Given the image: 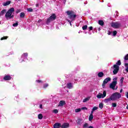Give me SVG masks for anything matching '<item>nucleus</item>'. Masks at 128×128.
Listing matches in <instances>:
<instances>
[{
    "label": "nucleus",
    "mask_w": 128,
    "mask_h": 128,
    "mask_svg": "<svg viewBox=\"0 0 128 128\" xmlns=\"http://www.w3.org/2000/svg\"><path fill=\"white\" fill-rule=\"evenodd\" d=\"M66 14H67L68 16V19H67V20L68 21V22L70 23V26H72V22L76 20V14H74V12L72 10L66 11Z\"/></svg>",
    "instance_id": "nucleus-1"
},
{
    "label": "nucleus",
    "mask_w": 128,
    "mask_h": 128,
    "mask_svg": "<svg viewBox=\"0 0 128 128\" xmlns=\"http://www.w3.org/2000/svg\"><path fill=\"white\" fill-rule=\"evenodd\" d=\"M14 8H12L9 9L5 14V18L6 20H11V18H12L14 16Z\"/></svg>",
    "instance_id": "nucleus-2"
},
{
    "label": "nucleus",
    "mask_w": 128,
    "mask_h": 128,
    "mask_svg": "<svg viewBox=\"0 0 128 128\" xmlns=\"http://www.w3.org/2000/svg\"><path fill=\"white\" fill-rule=\"evenodd\" d=\"M117 80L118 78L116 77L113 78V82L110 85V88H112L114 90H118V86H116V84H118Z\"/></svg>",
    "instance_id": "nucleus-3"
},
{
    "label": "nucleus",
    "mask_w": 128,
    "mask_h": 128,
    "mask_svg": "<svg viewBox=\"0 0 128 128\" xmlns=\"http://www.w3.org/2000/svg\"><path fill=\"white\" fill-rule=\"evenodd\" d=\"M111 97L113 100H120L122 98V94L120 92H116L111 96Z\"/></svg>",
    "instance_id": "nucleus-4"
},
{
    "label": "nucleus",
    "mask_w": 128,
    "mask_h": 128,
    "mask_svg": "<svg viewBox=\"0 0 128 128\" xmlns=\"http://www.w3.org/2000/svg\"><path fill=\"white\" fill-rule=\"evenodd\" d=\"M111 70H113L114 74H116L118 72V70H120V66L116 64H114L111 67Z\"/></svg>",
    "instance_id": "nucleus-5"
},
{
    "label": "nucleus",
    "mask_w": 128,
    "mask_h": 128,
    "mask_svg": "<svg viewBox=\"0 0 128 128\" xmlns=\"http://www.w3.org/2000/svg\"><path fill=\"white\" fill-rule=\"evenodd\" d=\"M28 53L26 52L22 54L20 59V62H27L28 60Z\"/></svg>",
    "instance_id": "nucleus-6"
},
{
    "label": "nucleus",
    "mask_w": 128,
    "mask_h": 128,
    "mask_svg": "<svg viewBox=\"0 0 128 128\" xmlns=\"http://www.w3.org/2000/svg\"><path fill=\"white\" fill-rule=\"evenodd\" d=\"M106 96V90L103 92V94L102 93H99L96 96V98H104Z\"/></svg>",
    "instance_id": "nucleus-7"
},
{
    "label": "nucleus",
    "mask_w": 128,
    "mask_h": 128,
    "mask_svg": "<svg viewBox=\"0 0 128 128\" xmlns=\"http://www.w3.org/2000/svg\"><path fill=\"white\" fill-rule=\"evenodd\" d=\"M120 22H113L111 24V26L114 28H120Z\"/></svg>",
    "instance_id": "nucleus-8"
},
{
    "label": "nucleus",
    "mask_w": 128,
    "mask_h": 128,
    "mask_svg": "<svg viewBox=\"0 0 128 128\" xmlns=\"http://www.w3.org/2000/svg\"><path fill=\"white\" fill-rule=\"evenodd\" d=\"M56 20V15L55 14H52L51 16L49 18L47 19L46 24H48L50 22H52V20Z\"/></svg>",
    "instance_id": "nucleus-9"
},
{
    "label": "nucleus",
    "mask_w": 128,
    "mask_h": 128,
    "mask_svg": "<svg viewBox=\"0 0 128 128\" xmlns=\"http://www.w3.org/2000/svg\"><path fill=\"white\" fill-rule=\"evenodd\" d=\"M4 80H12V76L10 75H5L4 77Z\"/></svg>",
    "instance_id": "nucleus-10"
},
{
    "label": "nucleus",
    "mask_w": 128,
    "mask_h": 128,
    "mask_svg": "<svg viewBox=\"0 0 128 128\" xmlns=\"http://www.w3.org/2000/svg\"><path fill=\"white\" fill-rule=\"evenodd\" d=\"M64 104H66V101L60 100L59 102V104L58 105V106H60V108H63Z\"/></svg>",
    "instance_id": "nucleus-11"
},
{
    "label": "nucleus",
    "mask_w": 128,
    "mask_h": 128,
    "mask_svg": "<svg viewBox=\"0 0 128 128\" xmlns=\"http://www.w3.org/2000/svg\"><path fill=\"white\" fill-rule=\"evenodd\" d=\"M61 128H70V124L64 122L61 125Z\"/></svg>",
    "instance_id": "nucleus-12"
},
{
    "label": "nucleus",
    "mask_w": 128,
    "mask_h": 128,
    "mask_svg": "<svg viewBox=\"0 0 128 128\" xmlns=\"http://www.w3.org/2000/svg\"><path fill=\"white\" fill-rule=\"evenodd\" d=\"M62 124L60 123L56 122L54 124V128H61Z\"/></svg>",
    "instance_id": "nucleus-13"
},
{
    "label": "nucleus",
    "mask_w": 128,
    "mask_h": 128,
    "mask_svg": "<svg viewBox=\"0 0 128 128\" xmlns=\"http://www.w3.org/2000/svg\"><path fill=\"white\" fill-rule=\"evenodd\" d=\"M110 100H112V96H110V98L104 99V102H106V103L108 102H110Z\"/></svg>",
    "instance_id": "nucleus-14"
},
{
    "label": "nucleus",
    "mask_w": 128,
    "mask_h": 128,
    "mask_svg": "<svg viewBox=\"0 0 128 128\" xmlns=\"http://www.w3.org/2000/svg\"><path fill=\"white\" fill-rule=\"evenodd\" d=\"M10 2H12L10 0H8L6 2L3 3V6H8L9 4H10Z\"/></svg>",
    "instance_id": "nucleus-15"
},
{
    "label": "nucleus",
    "mask_w": 128,
    "mask_h": 128,
    "mask_svg": "<svg viewBox=\"0 0 128 128\" xmlns=\"http://www.w3.org/2000/svg\"><path fill=\"white\" fill-rule=\"evenodd\" d=\"M76 124H77L80 126L82 124V120L78 119L76 120Z\"/></svg>",
    "instance_id": "nucleus-16"
},
{
    "label": "nucleus",
    "mask_w": 128,
    "mask_h": 128,
    "mask_svg": "<svg viewBox=\"0 0 128 128\" xmlns=\"http://www.w3.org/2000/svg\"><path fill=\"white\" fill-rule=\"evenodd\" d=\"M109 82H110V78H108L104 79L103 82H104L105 84L108 83Z\"/></svg>",
    "instance_id": "nucleus-17"
},
{
    "label": "nucleus",
    "mask_w": 128,
    "mask_h": 128,
    "mask_svg": "<svg viewBox=\"0 0 128 128\" xmlns=\"http://www.w3.org/2000/svg\"><path fill=\"white\" fill-rule=\"evenodd\" d=\"M98 24L102 26L104 24V22L102 20H100L98 21Z\"/></svg>",
    "instance_id": "nucleus-18"
},
{
    "label": "nucleus",
    "mask_w": 128,
    "mask_h": 128,
    "mask_svg": "<svg viewBox=\"0 0 128 128\" xmlns=\"http://www.w3.org/2000/svg\"><path fill=\"white\" fill-rule=\"evenodd\" d=\"M124 77H122L120 80V86H122V84H124Z\"/></svg>",
    "instance_id": "nucleus-19"
},
{
    "label": "nucleus",
    "mask_w": 128,
    "mask_h": 128,
    "mask_svg": "<svg viewBox=\"0 0 128 128\" xmlns=\"http://www.w3.org/2000/svg\"><path fill=\"white\" fill-rule=\"evenodd\" d=\"M90 97H87L83 100V102H88L90 100Z\"/></svg>",
    "instance_id": "nucleus-20"
},
{
    "label": "nucleus",
    "mask_w": 128,
    "mask_h": 128,
    "mask_svg": "<svg viewBox=\"0 0 128 128\" xmlns=\"http://www.w3.org/2000/svg\"><path fill=\"white\" fill-rule=\"evenodd\" d=\"M104 76V72H100L98 74V78H102Z\"/></svg>",
    "instance_id": "nucleus-21"
},
{
    "label": "nucleus",
    "mask_w": 128,
    "mask_h": 128,
    "mask_svg": "<svg viewBox=\"0 0 128 128\" xmlns=\"http://www.w3.org/2000/svg\"><path fill=\"white\" fill-rule=\"evenodd\" d=\"M67 88H72V84L68 83L67 84Z\"/></svg>",
    "instance_id": "nucleus-22"
},
{
    "label": "nucleus",
    "mask_w": 128,
    "mask_h": 128,
    "mask_svg": "<svg viewBox=\"0 0 128 128\" xmlns=\"http://www.w3.org/2000/svg\"><path fill=\"white\" fill-rule=\"evenodd\" d=\"M6 10L4 9V10H2L0 12V16H4V14H6Z\"/></svg>",
    "instance_id": "nucleus-23"
},
{
    "label": "nucleus",
    "mask_w": 128,
    "mask_h": 128,
    "mask_svg": "<svg viewBox=\"0 0 128 128\" xmlns=\"http://www.w3.org/2000/svg\"><path fill=\"white\" fill-rule=\"evenodd\" d=\"M124 66L126 68L125 70H126V72H128V63H125Z\"/></svg>",
    "instance_id": "nucleus-24"
},
{
    "label": "nucleus",
    "mask_w": 128,
    "mask_h": 128,
    "mask_svg": "<svg viewBox=\"0 0 128 128\" xmlns=\"http://www.w3.org/2000/svg\"><path fill=\"white\" fill-rule=\"evenodd\" d=\"M24 16H26L24 12H22L20 14V18H24Z\"/></svg>",
    "instance_id": "nucleus-25"
},
{
    "label": "nucleus",
    "mask_w": 128,
    "mask_h": 128,
    "mask_svg": "<svg viewBox=\"0 0 128 128\" xmlns=\"http://www.w3.org/2000/svg\"><path fill=\"white\" fill-rule=\"evenodd\" d=\"M92 118H94V116L92 114H90L89 116V120L90 122L92 120Z\"/></svg>",
    "instance_id": "nucleus-26"
},
{
    "label": "nucleus",
    "mask_w": 128,
    "mask_h": 128,
    "mask_svg": "<svg viewBox=\"0 0 128 128\" xmlns=\"http://www.w3.org/2000/svg\"><path fill=\"white\" fill-rule=\"evenodd\" d=\"M38 118L39 119V120H42V114H39L38 115Z\"/></svg>",
    "instance_id": "nucleus-27"
},
{
    "label": "nucleus",
    "mask_w": 128,
    "mask_h": 128,
    "mask_svg": "<svg viewBox=\"0 0 128 128\" xmlns=\"http://www.w3.org/2000/svg\"><path fill=\"white\" fill-rule=\"evenodd\" d=\"M99 108H100L101 109L104 108V104L102 102H101L99 104Z\"/></svg>",
    "instance_id": "nucleus-28"
},
{
    "label": "nucleus",
    "mask_w": 128,
    "mask_h": 128,
    "mask_svg": "<svg viewBox=\"0 0 128 128\" xmlns=\"http://www.w3.org/2000/svg\"><path fill=\"white\" fill-rule=\"evenodd\" d=\"M82 28L83 30H86V28H88V26H86V25L82 27Z\"/></svg>",
    "instance_id": "nucleus-29"
},
{
    "label": "nucleus",
    "mask_w": 128,
    "mask_h": 128,
    "mask_svg": "<svg viewBox=\"0 0 128 128\" xmlns=\"http://www.w3.org/2000/svg\"><path fill=\"white\" fill-rule=\"evenodd\" d=\"M115 64H116V66H120V64H122V62H120V60H119Z\"/></svg>",
    "instance_id": "nucleus-30"
},
{
    "label": "nucleus",
    "mask_w": 128,
    "mask_h": 128,
    "mask_svg": "<svg viewBox=\"0 0 128 128\" xmlns=\"http://www.w3.org/2000/svg\"><path fill=\"white\" fill-rule=\"evenodd\" d=\"M88 123H85V124L83 125V128H88Z\"/></svg>",
    "instance_id": "nucleus-31"
},
{
    "label": "nucleus",
    "mask_w": 128,
    "mask_h": 128,
    "mask_svg": "<svg viewBox=\"0 0 128 128\" xmlns=\"http://www.w3.org/2000/svg\"><path fill=\"white\" fill-rule=\"evenodd\" d=\"M52 112L54 114H58V110L57 109H54L52 110Z\"/></svg>",
    "instance_id": "nucleus-32"
},
{
    "label": "nucleus",
    "mask_w": 128,
    "mask_h": 128,
    "mask_svg": "<svg viewBox=\"0 0 128 128\" xmlns=\"http://www.w3.org/2000/svg\"><path fill=\"white\" fill-rule=\"evenodd\" d=\"M48 84H44L43 86L44 88H48Z\"/></svg>",
    "instance_id": "nucleus-33"
},
{
    "label": "nucleus",
    "mask_w": 128,
    "mask_h": 128,
    "mask_svg": "<svg viewBox=\"0 0 128 128\" xmlns=\"http://www.w3.org/2000/svg\"><path fill=\"white\" fill-rule=\"evenodd\" d=\"M80 110H82L81 108H77V109L75 110L76 112H80Z\"/></svg>",
    "instance_id": "nucleus-34"
},
{
    "label": "nucleus",
    "mask_w": 128,
    "mask_h": 128,
    "mask_svg": "<svg viewBox=\"0 0 128 128\" xmlns=\"http://www.w3.org/2000/svg\"><path fill=\"white\" fill-rule=\"evenodd\" d=\"M106 84L104 82H103V83L102 84V88H106Z\"/></svg>",
    "instance_id": "nucleus-35"
},
{
    "label": "nucleus",
    "mask_w": 128,
    "mask_h": 128,
    "mask_svg": "<svg viewBox=\"0 0 128 128\" xmlns=\"http://www.w3.org/2000/svg\"><path fill=\"white\" fill-rule=\"evenodd\" d=\"M124 60H128V54L126 56H125L124 57Z\"/></svg>",
    "instance_id": "nucleus-36"
},
{
    "label": "nucleus",
    "mask_w": 128,
    "mask_h": 128,
    "mask_svg": "<svg viewBox=\"0 0 128 128\" xmlns=\"http://www.w3.org/2000/svg\"><path fill=\"white\" fill-rule=\"evenodd\" d=\"M8 36H4L0 38V40H6L8 38Z\"/></svg>",
    "instance_id": "nucleus-37"
},
{
    "label": "nucleus",
    "mask_w": 128,
    "mask_h": 128,
    "mask_svg": "<svg viewBox=\"0 0 128 128\" xmlns=\"http://www.w3.org/2000/svg\"><path fill=\"white\" fill-rule=\"evenodd\" d=\"M18 26V22L13 24V26H14L15 28Z\"/></svg>",
    "instance_id": "nucleus-38"
},
{
    "label": "nucleus",
    "mask_w": 128,
    "mask_h": 128,
    "mask_svg": "<svg viewBox=\"0 0 128 128\" xmlns=\"http://www.w3.org/2000/svg\"><path fill=\"white\" fill-rule=\"evenodd\" d=\"M112 106L113 108H116V103H112Z\"/></svg>",
    "instance_id": "nucleus-39"
},
{
    "label": "nucleus",
    "mask_w": 128,
    "mask_h": 128,
    "mask_svg": "<svg viewBox=\"0 0 128 128\" xmlns=\"http://www.w3.org/2000/svg\"><path fill=\"white\" fill-rule=\"evenodd\" d=\"M116 34H118L116 30H114L113 32V36H116Z\"/></svg>",
    "instance_id": "nucleus-40"
},
{
    "label": "nucleus",
    "mask_w": 128,
    "mask_h": 128,
    "mask_svg": "<svg viewBox=\"0 0 128 128\" xmlns=\"http://www.w3.org/2000/svg\"><path fill=\"white\" fill-rule=\"evenodd\" d=\"M98 108L96 107V106H94L93 108H92V110L94 112V110H98Z\"/></svg>",
    "instance_id": "nucleus-41"
},
{
    "label": "nucleus",
    "mask_w": 128,
    "mask_h": 128,
    "mask_svg": "<svg viewBox=\"0 0 128 128\" xmlns=\"http://www.w3.org/2000/svg\"><path fill=\"white\" fill-rule=\"evenodd\" d=\"M18 12H20V9H17L16 11V14H18Z\"/></svg>",
    "instance_id": "nucleus-42"
},
{
    "label": "nucleus",
    "mask_w": 128,
    "mask_h": 128,
    "mask_svg": "<svg viewBox=\"0 0 128 128\" xmlns=\"http://www.w3.org/2000/svg\"><path fill=\"white\" fill-rule=\"evenodd\" d=\"M28 12H32V8H28Z\"/></svg>",
    "instance_id": "nucleus-43"
},
{
    "label": "nucleus",
    "mask_w": 128,
    "mask_h": 128,
    "mask_svg": "<svg viewBox=\"0 0 128 128\" xmlns=\"http://www.w3.org/2000/svg\"><path fill=\"white\" fill-rule=\"evenodd\" d=\"M92 26L89 27V32H90V30H92Z\"/></svg>",
    "instance_id": "nucleus-44"
},
{
    "label": "nucleus",
    "mask_w": 128,
    "mask_h": 128,
    "mask_svg": "<svg viewBox=\"0 0 128 128\" xmlns=\"http://www.w3.org/2000/svg\"><path fill=\"white\" fill-rule=\"evenodd\" d=\"M36 82H38V83L42 82V81L40 80H36Z\"/></svg>",
    "instance_id": "nucleus-45"
},
{
    "label": "nucleus",
    "mask_w": 128,
    "mask_h": 128,
    "mask_svg": "<svg viewBox=\"0 0 128 128\" xmlns=\"http://www.w3.org/2000/svg\"><path fill=\"white\" fill-rule=\"evenodd\" d=\"M81 110H88V108H86V107H82L81 108Z\"/></svg>",
    "instance_id": "nucleus-46"
},
{
    "label": "nucleus",
    "mask_w": 128,
    "mask_h": 128,
    "mask_svg": "<svg viewBox=\"0 0 128 128\" xmlns=\"http://www.w3.org/2000/svg\"><path fill=\"white\" fill-rule=\"evenodd\" d=\"M94 111L92 110L91 111V113H90V114H92H92H94Z\"/></svg>",
    "instance_id": "nucleus-47"
},
{
    "label": "nucleus",
    "mask_w": 128,
    "mask_h": 128,
    "mask_svg": "<svg viewBox=\"0 0 128 128\" xmlns=\"http://www.w3.org/2000/svg\"><path fill=\"white\" fill-rule=\"evenodd\" d=\"M40 108H42V104H40Z\"/></svg>",
    "instance_id": "nucleus-48"
},
{
    "label": "nucleus",
    "mask_w": 128,
    "mask_h": 128,
    "mask_svg": "<svg viewBox=\"0 0 128 128\" xmlns=\"http://www.w3.org/2000/svg\"><path fill=\"white\" fill-rule=\"evenodd\" d=\"M88 128H94V126H90Z\"/></svg>",
    "instance_id": "nucleus-49"
},
{
    "label": "nucleus",
    "mask_w": 128,
    "mask_h": 128,
    "mask_svg": "<svg viewBox=\"0 0 128 128\" xmlns=\"http://www.w3.org/2000/svg\"><path fill=\"white\" fill-rule=\"evenodd\" d=\"M42 22V20H38V22Z\"/></svg>",
    "instance_id": "nucleus-50"
},
{
    "label": "nucleus",
    "mask_w": 128,
    "mask_h": 128,
    "mask_svg": "<svg viewBox=\"0 0 128 128\" xmlns=\"http://www.w3.org/2000/svg\"><path fill=\"white\" fill-rule=\"evenodd\" d=\"M120 93L122 92V89H121V90H120Z\"/></svg>",
    "instance_id": "nucleus-51"
},
{
    "label": "nucleus",
    "mask_w": 128,
    "mask_h": 128,
    "mask_svg": "<svg viewBox=\"0 0 128 128\" xmlns=\"http://www.w3.org/2000/svg\"><path fill=\"white\" fill-rule=\"evenodd\" d=\"M126 108L128 110V105L126 106Z\"/></svg>",
    "instance_id": "nucleus-52"
},
{
    "label": "nucleus",
    "mask_w": 128,
    "mask_h": 128,
    "mask_svg": "<svg viewBox=\"0 0 128 128\" xmlns=\"http://www.w3.org/2000/svg\"><path fill=\"white\" fill-rule=\"evenodd\" d=\"M110 34H111L110 32H108V34L110 35Z\"/></svg>",
    "instance_id": "nucleus-53"
},
{
    "label": "nucleus",
    "mask_w": 128,
    "mask_h": 128,
    "mask_svg": "<svg viewBox=\"0 0 128 128\" xmlns=\"http://www.w3.org/2000/svg\"><path fill=\"white\" fill-rule=\"evenodd\" d=\"M14 54V52H10V54Z\"/></svg>",
    "instance_id": "nucleus-54"
},
{
    "label": "nucleus",
    "mask_w": 128,
    "mask_h": 128,
    "mask_svg": "<svg viewBox=\"0 0 128 128\" xmlns=\"http://www.w3.org/2000/svg\"><path fill=\"white\" fill-rule=\"evenodd\" d=\"M38 6V4H36V6Z\"/></svg>",
    "instance_id": "nucleus-55"
},
{
    "label": "nucleus",
    "mask_w": 128,
    "mask_h": 128,
    "mask_svg": "<svg viewBox=\"0 0 128 128\" xmlns=\"http://www.w3.org/2000/svg\"><path fill=\"white\" fill-rule=\"evenodd\" d=\"M100 30V28H99V30Z\"/></svg>",
    "instance_id": "nucleus-56"
},
{
    "label": "nucleus",
    "mask_w": 128,
    "mask_h": 128,
    "mask_svg": "<svg viewBox=\"0 0 128 128\" xmlns=\"http://www.w3.org/2000/svg\"><path fill=\"white\" fill-rule=\"evenodd\" d=\"M64 2H66V0H64Z\"/></svg>",
    "instance_id": "nucleus-57"
}]
</instances>
